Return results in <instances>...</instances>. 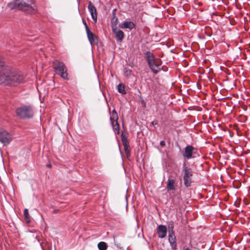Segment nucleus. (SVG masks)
Masks as SVG:
<instances>
[{"label":"nucleus","mask_w":250,"mask_h":250,"mask_svg":"<svg viewBox=\"0 0 250 250\" xmlns=\"http://www.w3.org/2000/svg\"><path fill=\"white\" fill-rule=\"evenodd\" d=\"M24 82V76L21 72L12 71L4 65L0 69V84L15 86Z\"/></svg>","instance_id":"1"},{"label":"nucleus","mask_w":250,"mask_h":250,"mask_svg":"<svg viewBox=\"0 0 250 250\" xmlns=\"http://www.w3.org/2000/svg\"><path fill=\"white\" fill-rule=\"evenodd\" d=\"M11 8L23 10H28L30 12H35V7L32 0H16L10 4Z\"/></svg>","instance_id":"2"},{"label":"nucleus","mask_w":250,"mask_h":250,"mask_svg":"<svg viewBox=\"0 0 250 250\" xmlns=\"http://www.w3.org/2000/svg\"><path fill=\"white\" fill-rule=\"evenodd\" d=\"M16 114L21 118H30L33 116L34 112L31 106L25 105L17 108Z\"/></svg>","instance_id":"3"},{"label":"nucleus","mask_w":250,"mask_h":250,"mask_svg":"<svg viewBox=\"0 0 250 250\" xmlns=\"http://www.w3.org/2000/svg\"><path fill=\"white\" fill-rule=\"evenodd\" d=\"M54 69L56 73L64 79H67V70L64 64L62 62L57 60L54 62Z\"/></svg>","instance_id":"4"},{"label":"nucleus","mask_w":250,"mask_h":250,"mask_svg":"<svg viewBox=\"0 0 250 250\" xmlns=\"http://www.w3.org/2000/svg\"><path fill=\"white\" fill-rule=\"evenodd\" d=\"M192 174L193 172L190 168L184 165L183 166L182 174L183 176L184 184L187 187H189L191 185Z\"/></svg>","instance_id":"5"},{"label":"nucleus","mask_w":250,"mask_h":250,"mask_svg":"<svg viewBox=\"0 0 250 250\" xmlns=\"http://www.w3.org/2000/svg\"><path fill=\"white\" fill-rule=\"evenodd\" d=\"M147 61L150 69L157 73L161 69V61L159 59L154 58L153 56H149Z\"/></svg>","instance_id":"6"},{"label":"nucleus","mask_w":250,"mask_h":250,"mask_svg":"<svg viewBox=\"0 0 250 250\" xmlns=\"http://www.w3.org/2000/svg\"><path fill=\"white\" fill-rule=\"evenodd\" d=\"M13 140L12 135L6 130L0 128V142L4 146H7Z\"/></svg>","instance_id":"7"},{"label":"nucleus","mask_w":250,"mask_h":250,"mask_svg":"<svg viewBox=\"0 0 250 250\" xmlns=\"http://www.w3.org/2000/svg\"><path fill=\"white\" fill-rule=\"evenodd\" d=\"M111 123L113 127V129L115 131H117L118 133H119V125L118 123V115L115 110H113L111 114L110 118Z\"/></svg>","instance_id":"8"},{"label":"nucleus","mask_w":250,"mask_h":250,"mask_svg":"<svg viewBox=\"0 0 250 250\" xmlns=\"http://www.w3.org/2000/svg\"><path fill=\"white\" fill-rule=\"evenodd\" d=\"M88 9L90 13L92 19L95 22H96L97 20L96 9L91 1L88 2Z\"/></svg>","instance_id":"9"},{"label":"nucleus","mask_w":250,"mask_h":250,"mask_svg":"<svg viewBox=\"0 0 250 250\" xmlns=\"http://www.w3.org/2000/svg\"><path fill=\"white\" fill-rule=\"evenodd\" d=\"M194 148L191 146H188L185 148V151L183 154V156L188 159H191L192 157Z\"/></svg>","instance_id":"10"},{"label":"nucleus","mask_w":250,"mask_h":250,"mask_svg":"<svg viewBox=\"0 0 250 250\" xmlns=\"http://www.w3.org/2000/svg\"><path fill=\"white\" fill-rule=\"evenodd\" d=\"M157 233L159 238H165L167 233V228L166 226L164 225H159L157 227Z\"/></svg>","instance_id":"11"},{"label":"nucleus","mask_w":250,"mask_h":250,"mask_svg":"<svg viewBox=\"0 0 250 250\" xmlns=\"http://www.w3.org/2000/svg\"><path fill=\"white\" fill-rule=\"evenodd\" d=\"M168 242L173 250L177 249L176 238L174 233L168 234Z\"/></svg>","instance_id":"12"},{"label":"nucleus","mask_w":250,"mask_h":250,"mask_svg":"<svg viewBox=\"0 0 250 250\" xmlns=\"http://www.w3.org/2000/svg\"><path fill=\"white\" fill-rule=\"evenodd\" d=\"M87 35L91 44H96L98 42L97 37L89 29L87 30Z\"/></svg>","instance_id":"13"},{"label":"nucleus","mask_w":250,"mask_h":250,"mask_svg":"<svg viewBox=\"0 0 250 250\" xmlns=\"http://www.w3.org/2000/svg\"><path fill=\"white\" fill-rule=\"evenodd\" d=\"M113 31L116 35V38L117 40L121 42L122 41L124 37V32L120 30H118L116 28L113 29Z\"/></svg>","instance_id":"14"},{"label":"nucleus","mask_w":250,"mask_h":250,"mask_svg":"<svg viewBox=\"0 0 250 250\" xmlns=\"http://www.w3.org/2000/svg\"><path fill=\"white\" fill-rule=\"evenodd\" d=\"M135 26L134 23L132 21H125L121 25V27L123 29L128 28L130 30L133 29Z\"/></svg>","instance_id":"15"},{"label":"nucleus","mask_w":250,"mask_h":250,"mask_svg":"<svg viewBox=\"0 0 250 250\" xmlns=\"http://www.w3.org/2000/svg\"><path fill=\"white\" fill-rule=\"evenodd\" d=\"M167 190H173L175 189V181L173 179H168L167 186Z\"/></svg>","instance_id":"16"},{"label":"nucleus","mask_w":250,"mask_h":250,"mask_svg":"<svg viewBox=\"0 0 250 250\" xmlns=\"http://www.w3.org/2000/svg\"><path fill=\"white\" fill-rule=\"evenodd\" d=\"M118 91L119 93L122 94H125L126 93V92H125V85L122 83H120L118 85Z\"/></svg>","instance_id":"17"},{"label":"nucleus","mask_w":250,"mask_h":250,"mask_svg":"<svg viewBox=\"0 0 250 250\" xmlns=\"http://www.w3.org/2000/svg\"><path fill=\"white\" fill-rule=\"evenodd\" d=\"M23 215H24V218H25L26 222L27 223H30V217H29V214L28 213V210L27 208H25L24 209V212H23Z\"/></svg>","instance_id":"18"},{"label":"nucleus","mask_w":250,"mask_h":250,"mask_svg":"<svg viewBox=\"0 0 250 250\" xmlns=\"http://www.w3.org/2000/svg\"><path fill=\"white\" fill-rule=\"evenodd\" d=\"M98 248L100 250H105L107 249V245L104 242H101L98 245Z\"/></svg>","instance_id":"19"},{"label":"nucleus","mask_w":250,"mask_h":250,"mask_svg":"<svg viewBox=\"0 0 250 250\" xmlns=\"http://www.w3.org/2000/svg\"><path fill=\"white\" fill-rule=\"evenodd\" d=\"M123 144H124V146L125 153L126 156L127 157H128L130 155L129 151L128 150V146L127 145V144L126 143V142H124V141H123Z\"/></svg>","instance_id":"20"},{"label":"nucleus","mask_w":250,"mask_h":250,"mask_svg":"<svg viewBox=\"0 0 250 250\" xmlns=\"http://www.w3.org/2000/svg\"><path fill=\"white\" fill-rule=\"evenodd\" d=\"M174 227L172 224H169L168 226V234H172L174 233V230H173Z\"/></svg>","instance_id":"21"},{"label":"nucleus","mask_w":250,"mask_h":250,"mask_svg":"<svg viewBox=\"0 0 250 250\" xmlns=\"http://www.w3.org/2000/svg\"><path fill=\"white\" fill-rule=\"evenodd\" d=\"M4 62L3 60V59L1 57H0V69L4 66Z\"/></svg>","instance_id":"22"},{"label":"nucleus","mask_w":250,"mask_h":250,"mask_svg":"<svg viewBox=\"0 0 250 250\" xmlns=\"http://www.w3.org/2000/svg\"><path fill=\"white\" fill-rule=\"evenodd\" d=\"M160 145L161 146H164L166 145V143H165V141H162L160 142Z\"/></svg>","instance_id":"23"},{"label":"nucleus","mask_w":250,"mask_h":250,"mask_svg":"<svg viewBox=\"0 0 250 250\" xmlns=\"http://www.w3.org/2000/svg\"><path fill=\"white\" fill-rule=\"evenodd\" d=\"M83 22L84 25V26L85 27L86 31H87V30L89 29V28H88V27L87 26V25L86 23L84 21V20H83Z\"/></svg>","instance_id":"24"},{"label":"nucleus","mask_w":250,"mask_h":250,"mask_svg":"<svg viewBox=\"0 0 250 250\" xmlns=\"http://www.w3.org/2000/svg\"><path fill=\"white\" fill-rule=\"evenodd\" d=\"M141 103H142V105H143V106L144 107H145V106H146V103H145V101L144 100H141Z\"/></svg>","instance_id":"25"},{"label":"nucleus","mask_w":250,"mask_h":250,"mask_svg":"<svg viewBox=\"0 0 250 250\" xmlns=\"http://www.w3.org/2000/svg\"><path fill=\"white\" fill-rule=\"evenodd\" d=\"M151 124L152 125H156L157 124V122L156 121H153V122H151Z\"/></svg>","instance_id":"26"},{"label":"nucleus","mask_w":250,"mask_h":250,"mask_svg":"<svg viewBox=\"0 0 250 250\" xmlns=\"http://www.w3.org/2000/svg\"><path fill=\"white\" fill-rule=\"evenodd\" d=\"M185 250H191V249H190V248H186V249H185Z\"/></svg>","instance_id":"27"},{"label":"nucleus","mask_w":250,"mask_h":250,"mask_svg":"<svg viewBox=\"0 0 250 250\" xmlns=\"http://www.w3.org/2000/svg\"><path fill=\"white\" fill-rule=\"evenodd\" d=\"M130 72H131L130 71H128V70H127V71H126V73L128 74L130 73Z\"/></svg>","instance_id":"28"},{"label":"nucleus","mask_w":250,"mask_h":250,"mask_svg":"<svg viewBox=\"0 0 250 250\" xmlns=\"http://www.w3.org/2000/svg\"><path fill=\"white\" fill-rule=\"evenodd\" d=\"M47 167H51V166L50 164H48L47 165Z\"/></svg>","instance_id":"29"}]
</instances>
